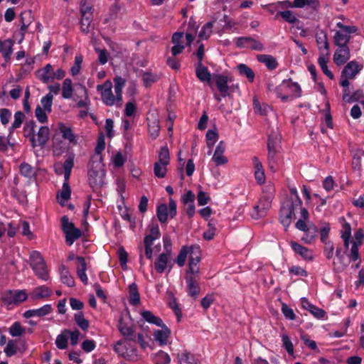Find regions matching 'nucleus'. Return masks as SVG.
<instances>
[{"label":"nucleus","mask_w":364,"mask_h":364,"mask_svg":"<svg viewBox=\"0 0 364 364\" xmlns=\"http://www.w3.org/2000/svg\"><path fill=\"white\" fill-rule=\"evenodd\" d=\"M51 292L50 289L48 287L46 286H40L33 290L31 296L33 299L37 300L50 296Z\"/></svg>","instance_id":"c9c22d12"},{"label":"nucleus","mask_w":364,"mask_h":364,"mask_svg":"<svg viewBox=\"0 0 364 364\" xmlns=\"http://www.w3.org/2000/svg\"><path fill=\"white\" fill-rule=\"evenodd\" d=\"M178 358L179 364H198L199 361L198 358L186 350L179 353Z\"/></svg>","instance_id":"4c0bfd02"},{"label":"nucleus","mask_w":364,"mask_h":364,"mask_svg":"<svg viewBox=\"0 0 364 364\" xmlns=\"http://www.w3.org/2000/svg\"><path fill=\"white\" fill-rule=\"evenodd\" d=\"M318 230L314 225H309L304 231V235L301 237V240L306 244H310L316 237Z\"/></svg>","instance_id":"c03bdc74"},{"label":"nucleus","mask_w":364,"mask_h":364,"mask_svg":"<svg viewBox=\"0 0 364 364\" xmlns=\"http://www.w3.org/2000/svg\"><path fill=\"white\" fill-rule=\"evenodd\" d=\"M282 346L286 349L287 353L291 355H294V346L289 336L286 334L282 335Z\"/></svg>","instance_id":"338daca9"},{"label":"nucleus","mask_w":364,"mask_h":364,"mask_svg":"<svg viewBox=\"0 0 364 364\" xmlns=\"http://www.w3.org/2000/svg\"><path fill=\"white\" fill-rule=\"evenodd\" d=\"M225 151V143L221 141L218 144L212 157V161L216 166L225 165L228 162V158L224 155Z\"/></svg>","instance_id":"6ab92c4d"},{"label":"nucleus","mask_w":364,"mask_h":364,"mask_svg":"<svg viewBox=\"0 0 364 364\" xmlns=\"http://www.w3.org/2000/svg\"><path fill=\"white\" fill-rule=\"evenodd\" d=\"M125 85V80L121 77H117L114 79V92L117 95L118 101H122V89Z\"/></svg>","instance_id":"3c124183"},{"label":"nucleus","mask_w":364,"mask_h":364,"mask_svg":"<svg viewBox=\"0 0 364 364\" xmlns=\"http://www.w3.org/2000/svg\"><path fill=\"white\" fill-rule=\"evenodd\" d=\"M253 106L255 113L260 115H265L271 109L267 104H260L257 99H254Z\"/></svg>","instance_id":"4d7b16f0"},{"label":"nucleus","mask_w":364,"mask_h":364,"mask_svg":"<svg viewBox=\"0 0 364 364\" xmlns=\"http://www.w3.org/2000/svg\"><path fill=\"white\" fill-rule=\"evenodd\" d=\"M61 227L65 235V241L69 245H72L82 235L81 230L75 228L74 223L70 222L67 216L61 218Z\"/></svg>","instance_id":"9d476101"},{"label":"nucleus","mask_w":364,"mask_h":364,"mask_svg":"<svg viewBox=\"0 0 364 364\" xmlns=\"http://www.w3.org/2000/svg\"><path fill=\"white\" fill-rule=\"evenodd\" d=\"M291 198L285 200L280 210V220L284 226L288 228L294 218V212L302 205L296 188H290Z\"/></svg>","instance_id":"f03ea898"},{"label":"nucleus","mask_w":364,"mask_h":364,"mask_svg":"<svg viewBox=\"0 0 364 364\" xmlns=\"http://www.w3.org/2000/svg\"><path fill=\"white\" fill-rule=\"evenodd\" d=\"M348 264L344 261V256L336 257L333 262V269L336 272H341L346 269Z\"/></svg>","instance_id":"864d4df0"},{"label":"nucleus","mask_w":364,"mask_h":364,"mask_svg":"<svg viewBox=\"0 0 364 364\" xmlns=\"http://www.w3.org/2000/svg\"><path fill=\"white\" fill-rule=\"evenodd\" d=\"M159 80V76L156 74L151 73H144L142 75V80L146 87L151 86L153 83L157 82Z\"/></svg>","instance_id":"bf43d9fd"},{"label":"nucleus","mask_w":364,"mask_h":364,"mask_svg":"<svg viewBox=\"0 0 364 364\" xmlns=\"http://www.w3.org/2000/svg\"><path fill=\"white\" fill-rule=\"evenodd\" d=\"M333 54L334 63L341 66L344 65L350 58V50L348 46H338Z\"/></svg>","instance_id":"dca6fc26"},{"label":"nucleus","mask_w":364,"mask_h":364,"mask_svg":"<svg viewBox=\"0 0 364 364\" xmlns=\"http://www.w3.org/2000/svg\"><path fill=\"white\" fill-rule=\"evenodd\" d=\"M80 90L81 92L82 99L77 100L75 105V107L77 108H87L89 109L90 105V100L87 93V88L82 85H80Z\"/></svg>","instance_id":"f704fd0d"},{"label":"nucleus","mask_w":364,"mask_h":364,"mask_svg":"<svg viewBox=\"0 0 364 364\" xmlns=\"http://www.w3.org/2000/svg\"><path fill=\"white\" fill-rule=\"evenodd\" d=\"M279 151H268L267 161L269 168L272 171H276L278 162V154Z\"/></svg>","instance_id":"8fccbe9b"},{"label":"nucleus","mask_w":364,"mask_h":364,"mask_svg":"<svg viewBox=\"0 0 364 364\" xmlns=\"http://www.w3.org/2000/svg\"><path fill=\"white\" fill-rule=\"evenodd\" d=\"M105 170L104 164L101 161L90 160L88 164V179L90 186L99 188L104 184Z\"/></svg>","instance_id":"7ed1b4c3"},{"label":"nucleus","mask_w":364,"mask_h":364,"mask_svg":"<svg viewBox=\"0 0 364 364\" xmlns=\"http://www.w3.org/2000/svg\"><path fill=\"white\" fill-rule=\"evenodd\" d=\"M168 164L156 161L154 166V173L156 177L163 178L166 176L167 172V166Z\"/></svg>","instance_id":"09e8293b"},{"label":"nucleus","mask_w":364,"mask_h":364,"mask_svg":"<svg viewBox=\"0 0 364 364\" xmlns=\"http://www.w3.org/2000/svg\"><path fill=\"white\" fill-rule=\"evenodd\" d=\"M70 196L71 189L69 184L63 183L61 191H60L57 194L58 202L63 206L65 203L70 199Z\"/></svg>","instance_id":"e433bc0d"},{"label":"nucleus","mask_w":364,"mask_h":364,"mask_svg":"<svg viewBox=\"0 0 364 364\" xmlns=\"http://www.w3.org/2000/svg\"><path fill=\"white\" fill-rule=\"evenodd\" d=\"M235 43L237 47L240 48H249L257 51H262L264 49L262 42L250 36L237 38Z\"/></svg>","instance_id":"4468645a"},{"label":"nucleus","mask_w":364,"mask_h":364,"mask_svg":"<svg viewBox=\"0 0 364 364\" xmlns=\"http://www.w3.org/2000/svg\"><path fill=\"white\" fill-rule=\"evenodd\" d=\"M213 27V21L206 23L203 26L201 31L199 32V34H198L199 38L203 40L208 39L212 33Z\"/></svg>","instance_id":"6e6d98bb"},{"label":"nucleus","mask_w":364,"mask_h":364,"mask_svg":"<svg viewBox=\"0 0 364 364\" xmlns=\"http://www.w3.org/2000/svg\"><path fill=\"white\" fill-rule=\"evenodd\" d=\"M159 162L169 164L170 157H169V151L166 146H162L160 149L159 153Z\"/></svg>","instance_id":"0e129e2a"},{"label":"nucleus","mask_w":364,"mask_h":364,"mask_svg":"<svg viewBox=\"0 0 364 364\" xmlns=\"http://www.w3.org/2000/svg\"><path fill=\"white\" fill-rule=\"evenodd\" d=\"M27 298L28 294L25 290H8L2 296L3 301L8 305L23 302Z\"/></svg>","instance_id":"2eb2a0df"},{"label":"nucleus","mask_w":364,"mask_h":364,"mask_svg":"<svg viewBox=\"0 0 364 364\" xmlns=\"http://www.w3.org/2000/svg\"><path fill=\"white\" fill-rule=\"evenodd\" d=\"M272 201V200H269V198H266L262 197L258 204L254 207V210L252 213V218L255 219H258L262 217H264L267 214L268 210H269V208H271Z\"/></svg>","instance_id":"f3484780"},{"label":"nucleus","mask_w":364,"mask_h":364,"mask_svg":"<svg viewBox=\"0 0 364 364\" xmlns=\"http://www.w3.org/2000/svg\"><path fill=\"white\" fill-rule=\"evenodd\" d=\"M148 129L149 134L152 137V139H156L159 136L160 126L156 120H154L151 122L149 123Z\"/></svg>","instance_id":"69168bd1"},{"label":"nucleus","mask_w":364,"mask_h":364,"mask_svg":"<svg viewBox=\"0 0 364 364\" xmlns=\"http://www.w3.org/2000/svg\"><path fill=\"white\" fill-rule=\"evenodd\" d=\"M281 16L285 21L292 24L299 21L294 14L289 10L279 11L277 14V16Z\"/></svg>","instance_id":"5fc2aeb1"},{"label":"nucleus","mask_w":364,"mask_h":364,"mask_svg":"<svg viewBox=\"0 0 364 364\" xmlns=\"http://www.w3.org/2000/svg\"><path fill=\"white\" fill-rule=\"evenodd\" d=\"M18 341L16 340H9L7 342L6 346L4 348V353H6V356L11 357L14 355L18 350L21 352H24L27 346L24 341H20V346L18 347Z\"/></svg>","instance_id":"aec40b11"},{"label":"nucleus","mask_w":364,"mask_h":364,"mask_svg":"<svg viewBox=\"0 0 364 364\" xmlns=\"http://www.w3.org/2000/svg\"><path fill=\"white\" fill-rule=\"evenodd\" d=\"M53 95L51 93H48L46 96L42 97L41 104L43 108L48 112H51V107L53 104Z\"/></svg>","instance_id":"e2e57ef3"},{"label":"nucleus","mask_w":364,"mask_h":364,"mask_svg":"<svg viewBox=\"0 0 364 364\" xmlns=\"http://www.w3.org/2000/svg\"><path fill=\"white\" fill-rule=\"evenodd\" d=\"M141 316L143 319L151 324H154L157 326L163 325V321L158 316L154 315L150 311H142Z\"/></svg>","instance_id":"79ce46f5"},{"label":"nucleus","mask_w":364,"mask_h":364,"mask_svg":"<svg viewBox=\"0 0 364 364\" xmlns=\"http://www.w3.org/2000/svg\"><path fill=\"white\" fill-rule=\"evenodd\" d=\"M129 304L134 306L137 305L140 301V297L137 287L135 284H132L129 286Z\"/></svg>","instance_id":"603ef678"},{"label":"nucleus","mask_w":364,"mask_h":364,"mask_svg":"<svg viewBox=\"0 0 364 364\" xmlns=\"http://www.w3.org/2000/svg\"><path fill=\"white\" fill-rule=\"evenodd\" d=\"M206 143L209 148H212L218 139V134L215 129H209L206 133Z\"/></svg>","instance_id":"052dcab7"},{"label":"nucleus","mask_w":364,"mask_h":364,"mask_svg":"<svg viewBox=\"0 0 364 364\" xmlns=\"http://www.w3.org/2000/svg\"><path fill=\"white\" fill-rule=\"evenodd\" d=\"M58 130L65 140L68 141L69 143L73 145L77 144V137L74 134L71 127H68L63 123H60L58 125Z\"/></svg>","instance_id":"a878e982"},{"label":"nucleus","mask_w":364,"mask_h":364,"mask_svg":"<svg viewBox=\"0 0 364 364\" xmlns=\"http://www.w3.org/2000/svg\"><path fill=\"white\" fill-rule=\"evenodd\" d=\"M75 321L80 328L85 331L89 327V322L85 318L82 312H79L75 314Z\"/></svg>","instance_id":"680f3d73"},{"label":"nucleus","mask_w":364,"mask_h":364,"mask_svg":"<svg viewBox=\"0 0 364 364\" xmlns=\"http://www.w3.org/2000/svg\"><path fill=\"white\" fill-rule=\"evenodd\" d=\"M160 231L157 224H151L149 226V233L145 236L144 242L146 244L147 242L150 245H153V242L160 237Z\"/></svg>","instance_id":"58836bf2"},{"label":"nucleus","mask_w":364,"mask_h":364,"mask_svg":"<svg viewBox=\"0 0 364 364\" xmlns=\"http://www.w3.org/2000/svg\"><path fill=\"white\" fill-rule=\"evenodd\" d=\"M169 210H168L167 205L163 203L157 206L156 215L159 220L161 223L167 222Z\"/></svg>","instance_id":"49530a36"},{"label":"nucleus","mask_w":364,"mask_h":364,"mask_svg":"<svg viewBox=\"0 0 364 364\" xmlns=\"http://www.w3.org/2000/svg\"><path fill=\"white\" fill-rule=\"evenodd\" d=\"M237 70L241 76L247 77L250 82H252L254 81L255 76V73L247 65L244 63H240L237 65Z\"/></svg>","instance_id":"a19ab883"},{"label":"nucleus","mask_w":364,"mask_h":364,"mask_svg":"<svg viewBox=\"0 0 364 364\" xmlns=\"http://www.w3.org/2000/svg\"><path fill=\"white\" fill-rule=\"evenodd\" d=\"M25 328H23L19 322H15L9 328V333L13 337H18L25 333Z\"/></svg>","instance_id":"13d9d810"},{"label":"nucleus","mask_w":364,"mask_h":364,"mask_svg":"<svg viewBox=\"0 0 364 364\" xmlns=\"http://www.w3.org/2000/svg\"><path fill=\"white\" fill-rule=\"evenodd\" d=\"M60 276L62 283L70 287L75 286L74 278L70 274L68 269L64 264H61L60 266Z\"/></svg>","instance_id":"473e14b6"},{"label":"nucleus","mask_w":364,"mask_h":364,"mask_svg":"<svg viewBox=\"0 0 364 364\" xmlns=\"http://www.w3.org/2000/svg\"><path fill=\"white\" fill-rule=\"evenodd\" d=\"M341 236L343 240L344 247L348 249L350 245V238L351 237V228L349 223L343 220L342 229L341 230Z\"/></svg>","instance_id":"ea45409f"},{"label":"nucleus","mask_w":364,"mask_h":364,"mask_svg":"<svg viewBox=\"0 0 364 364\" xmlns=\"http://www.w3.org/2000/svg\"><path fill=\"white\" fill-rule=\"evenodd\" d=\"M316 41L319 50V54L322 52H323V53H330V46L327 34L325 31H321L316 34Z\"/></svg>","instance_id":"b1692460"},{"label":"nucleus","mask_w":364,"mask_h":364,"mask_svg":"<svg viewBox=\"0 0 364 364\" xmlns=\"http://www.w3.org/2000/svg\"><path fill=\"white\" fill-rule=\"evenodd\" d=\"M118 329L124 338L135 341V326L129 316H122L119 318Z\"/></svg>","instance_id":"ddd939ff"},{"label":"nucleus","mask_w":364,"mask_h":364,"mask_svg":"<svg viewBox=\"0 0 364 364\" xmlns=\"http://www.w3.org/2000/svg\"><path fill=\"white\" fill-rule=\"evenodd\" d=\"M159 327H161V329L156 330L154 332V338L159 345H166L168 339L171 335V330L164 323L162 326H159Z\"/></svg>","instance_id":"412c9836"},{"label":"nucleus","mask_w":364,"mask_h":364,"mask_svg":"<svg viewBox=\"0 0 364 364\" xmlns=\"http://www.w3.org/2000/svg\"><path fill=\"white\" fill-rule=\"evenodd\" d=\"M186 282L187 284V292L188 294L196 299L200 291L198 283L191 276L186 277Z\"/></svg>","instance_id":"bb28decb"},{"label":"nucleus","mask_w":364,"mask_h":364,"mask_svg":"<svg viewBox=\"0 0 364 364\" xmlns=\"http://www.w3.org/2000/svg\"><path fill=\"white\" fill-rule=\"evenodd\" d=\"M336 26L340 28L333 36V43L336 46H348L350 40V34L356 33L358 28L355 26H346L341 22H338Z\"/></svg>","instance_id":"6e6552de"},{"label":"nucleus","mask_w":364,"mask_h":364,"mask_svg":"<svg viewBox=\"0 0 364 364\" xmlns=\"http://www.w3.org/2000/svg\"><path fill=\"white\" fill-rule=\"evenodd\" d=\"M277 96L283 102L287 101L290 97H299L301 96V89L297 82L291 79L284 80L276 87L274 90Z\"/></svg>","instance_id":"20e7f679"},{"label":"nucleus","mask_w":364,"mask_h":364,"mask_svg":"<svg viewBox=\"0 0 364 364\" xmlns=\"http://www.w3.org/2000/svg\"><path fill=\"white\" fill-rule=\"evenodd\" d=\"M112 83L110 80H106L103 84L97 86V90L100 92L102 102L107 106L120 107L122 101H118L117 95L112 92Z\"/></svg>","instance_id":"0eeeda50"},{"label":"nucleus","mask_w":364,"mask_h":364,"mask_svg":"<svg viewBox=\"0 0 364 364\" xmlns=\"http://www.w3.org/2000/svg\"><path fill=\"white\" fill-rule=\"evenodd\" d=\"M34 126L35 123L33 122H30L26 124L25 129H30L31 132L33 134V136L31 139L32 146L34 147L37 145L43 146L45 145L49 139L50 137V129L48 127H41L38 134H37V139H36L33 133H34Z\"/></svg>","instance_id":"f8f14e48"},{"label":"nucleus","mask_w":364,"mask_h":364,"mask_svg":"<svg viewBox=\"0 0 364 364\" xmlns=\"http://www.w3.org/2000/svg\"><path fill=\"white\" fill-rule=\"evenodd\" d=\"M216 86L223 97L230 95V91H233L234 85H230L233 82L232 76L225 74H217L213 76Z\"/></svg>","instance_id":"9b49d317"},{"label":"nucleus","mask_w":364,"mask_h":364,"mask_svg":"<svg viewBox=\"0 0 364 364\" xmlns=\"http://www.w3.org/2000/svg\"><path fill=\"white\" fill-rule=\"evenodd\" d=\"M257 60L262 63H264L266 67L270 70H275L278 66L277 59L271 55L259 54L257 55Z\"/></svg>","instance_id":"2f4dec72"},{"label":"nucleus","mask_w":364,"mask_h":364,"mask_svg":"<svg viewBox=\"0 0 364 364\" xmlns=\"http://www.w3.org/2000/svg\"><path fill=\"white\" fill-rule=\"evenodd\" d=\"M53 311V308L50 304H46L42 307L36 309H29L23 313V316L26 318L31 317H42L50 314Z\"/></svg>","instance_id":"5701e85b"},{"label":"nucleus","mask_w":364,"mask_h":364,"mask_svg":"<svg viewBox=\"0 0 364 364\" xmlns=\"http://www.w3.org/2000/svg\"><path fill=\"white\" fill-rule=\"evenodd\" d=\"M73 95V82L70 78L64 80L62 85V97L64 99H70Z\"/></svg>","instance_id":"37998d69"},{"label":"nucleus","mask_w":364,"mask_h":364,"mask_svg":"<svg viewBox=\"0 0 364 364\" xmlns=\"http://www.w3.org/2000/svg\"><path fill=\"white\" fill-rule=\"evenodd\" d=\"M105 148V140L103 134H101L95 149V154L91 156L90 160L102 161V152Z\"/></svg>","instance_id":"72a5a7b5"},{"label":"nucleus","mask_w":364,"mask_h":364,"mask_svg":"<svg viewBox=\"0 0 364 364\" xmlns=\"http://www.w3.org/2000/svg\"><path fill=\"white\" fill-rule=\"evenodd\" d=\"M279 139L277 136H275L274 137L270 136L268 139L267 143L268 151H279Z\"/></svg>","instance_id":"774afa93"},{"label":"nucleus","mask_w":364,"mask_h":364,"mask_svg":"<svg viewBox=\"0 0 364 364\" xmlns=\"http://www.w3.org/2000/svg\"><path fill=\"white\" fill-rule=\"evenodd\" d=\"M36 75L43 83H48L55 80H62L65 76V72L61 68L54 71L53 66L50 64H47L43 68L38 70Z\"/></svg>","instance_id":"1a4fd4ad"},{"label":"nucleus","mask_w":364,"mask_h":364,"mask_svg":"<svg viewBox=\"0 0 364 364\" xmlns=\"http://www.w3.org/2000/svg\"><path fill=\"white\" fill-rule=\"evenodd\" d=\"M131 341L126 338L119 340L114 343L113 349L119 356L128 360L136 361L139 360V355Z\"/></svg>","instance_id":"423d86ee"},{"label":"nucleus","mask_w":364,"mask_h":364,"mask_svg":"<svg viewBox=\"0 0 364 364\" xmlns=\"http://www.w3.org/2000/svg\"><path fill=\"white\" fill-rule=\"evenodd\" d=\"M289 244L295 254L299 255L303 259L306 261H312L314 259L313 250L294 241H291Z\"/></svg>","instance_id":"a211bd4d"},{"label":"nucleus","mask_w":364,"mask_h":364,"mask_svg":"<svg viewBox=\"0 0 364 364\" xmlns=\"http://www.w3.org/2000/svg\"><path fill=\"white\" fill-rule=\"evenodd\" d=\"M189 256L188 273L198 274L199 273L198 263L201 259V252L198 246H183L176 259V263L179 267L184 266L187 257Z\"/></svg>","instance_id":"f257e3e1"},{"label":"nucleus","mask_w":364,"mask_h":364,"mask_svg":"<svg viewBox=\"0 0 364 364\" xmlns=\"http://www.w3.org/2000/svg\"><path fill=\"white\" fill-rule=\"evenodd\" d=\"M20 21L21 23V32L23 36L28 27L32 22V16L30 11H23L20 15Z\"/></svg>","instance_id":"a18cd8bd"},{"label":"nucleus","mask_w":364,"mask_h":364,"mask_svg":"<svg viewBox=\"0 0 364 364\" xmlns=\"http://www.w3.org/2000/svg\"><path fill=\"white\" fill-rule=\"evenodd\" d=\"M196 75L198 80L203 82H210L211 80V74L208 68L203 65L201 62H198L196 68Z\"/></svg>","instance_id":"7c9ffc66"},{"label":"nucleus","mask_w":364,"mask_h":364,"mask_svg":"<svg viewBox=\"0 0 364 364\" xmlns=\"http://www.w3.org/2000/svg\"><path fill=\"white\" fill-rule=\"evenodd\" d=\"M171 252H167L161 253L157 257L154 262V268L158 273H163L165 271V269L168 267Z\"/></svg>","instance_id":"393cba45"},{"label":"nucleus","mask_w":364,"mask_h":364,"mask_svg":"<svg viewBox=\"0 0 364 364\" xmlns=\"http://www.w3.org/2000/svg\"><path fill=\"white\" fill-rule=\"evenodd\" d=\"M31 267L35 274L42 280L47 281L49 279V273L45 260L41 253L33 251L30 254Z\"/></svg>","instance_id":"39448f33"},{"label":"nucleus","mask_w":364,"mask_h":364,"mask_svg":"<svg viewBox=\"0 0 364 364\" xmlns=\"http://www.w3.org/2000/svg\"><path fill=\"white\" fill-rule=\"evenodd\" d=\"M76 260L78 263L77 267V274L84 284H87L88 278L86 274L87 264L85 259L82 257L77 256L76 257Z\"/></svg>","instance_id":"c85d7f7f"},{"label":"nucleus","mask_w":364,"mask_h":364,"mask_svg":"<svg viewBox=\"0 0 364 364\" xmlns=\"http://www.w3.org/2000/svg\"><path fill=\"white\" fill-rule=\"evenodd\" d=\"M330 53H323V52L319 54L318 58V63L323 71V73L331 80L334 78L333 73L328 68V63L329 61Z\"/></svg>","instance_id":"cd10ccee"},{"label":"nucleus","mask_w":364,"mask_h":364,"mask_svg":"<svg viewBox=\"0 0 364 364\" xmlns=\"http://www.w3.org/2000/svg\"><path fill=\"white\" fill-rule=\"evenodd\" d=\"M13 46L14 42L11 39L5 41L0 40V53L2 54L6 62H8L11 58L13 52Z\"/></svg>","instance_id":"c756f323"},{"label":"nucleus","mask_w":364,"mask_h":364,"mask_svg":"<svg viewBox=\"0 0 364 364\" xmlns=\"http://www.w3.org/2000/svg\"><path fill=\"white\" fill-rule=\"evenodd\" d=\"M20 173L26 178H31L35 176V168L27 163H22L19 166Z\"/></svg>","instance_id":"de8ad7c7"},{"label":"nucleus","mask_w":364,"mask_h":364,"mask_svg":"<svg viewBox=\"0 0 364 364\" xmlns=\"http://www.w3.org/2000/svg\"><path fill=\"white\" fill-rule=\"evenodd\" d=\"M363 66L358 64L355 60L350 61L344 67L341 72L343 76L346 75L350 78H355V76L360 72Z\"/></svg>","instance_id":"4be33fe9"}]
</instances>
